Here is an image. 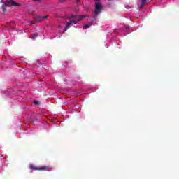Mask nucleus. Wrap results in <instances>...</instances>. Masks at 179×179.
<instances>
[{
    "label": "nucleus",
    "mask_w": 179,
    "mask_h": 179,
    "mask_svg": "<svg viewBox=\"0 0 179 179\" xmlns=\"http://www.w3.org/2000/svg\"><path fill=\"white\" fill-rule=\"evenodd\" d=\"M74 20H71L69 22L66 23V27L64 28V32L69 29V26H73V24H78V22H80L82 19H85L86 16L85 15H72L71 17Z\"/></svg>",
    "instance_id": "obj_1"
},
{
    "label": "nucleus",
    "mask_w": 179,
    "mask_h": 179,
    "mask_svg": "<svg viewBox=\"0 0 179 179\" xmlns=\"http://www.w3.org/2000/svg\"><path fill=\"white\" fill-rule=\"evenodd\" d=\"M103 9V6L101 3L97 1L95 3V10L94 11V16L92 17V22H96L97 20V16L101 13V10Z\"/></svg>",
    "instance_id": "obj_2"
},
{
    "label": "nucleus",
    "mask_w": 179,
    "mask_h": 179,
    "mask_svg": "<svg viewBox=\"0 0 179 179\" xmlns=\"http://www.w3.org/2000/svg\"><path fill=\"white\" fill-rule=\"evenodd\" d=\"M18 3L13 0H6V3L1 6L3 13L6 12L8 6H18Z\"/></svg>",
    "instance_id": "obj_3"
},
{
    "label": "nucleus",
    "mask_w": 179,
    "mask_h": 179,
    "mask_svg": "<svg viewBox=\"0 0 179 179\" xmlns=\"http://www.w3.org/2000/svg\"><path fill=\"white\" fill-rule=\"evenodd\" d=\"M30 169L35 171H51V167L47 166L37 167L36 166L31 165Z\"/></svg>",
    "instance_id": "obj_4"
},
{
    "label": "nucleus",
    "mask_w": 179,
    "mask_h": 179,
    "mask_svg": "<svg viewBox=\"0 0 179 179\" xmlns=\"http://www.w3.org/2000/svg\"><path fill=\"white\" fill-rule=\"evenodd\" d=\"M43 22V17L41 16H36L34 17V21L31 22V24H34L35 23Z\"/></svg>",
    "instance_id": "obj_5"
},
{
    "label": "nucleus",
    "mask_w": 179,
    "mask_h": 179,
    "mask_svg": "<svg viewBox=\"0 0 179 179\" xmlns=\"http://www.w3.org/2000/svg\"><path fill=\"white\" fill-rule=\"evenodd\" d=\"M146 3V1H143V0H141L140 2V4L138 5L139 9H142L143 6H145V4Z\"/></svg>",
    "instance_id": "obj_6"
},
{
    "label": "nucleus",
    "mask_w": 179,
    "mask_h": 179,
    "mask_svg": "<svg viewBox=\"0 0 179 179\" xmlns=\"http://www.w3.org/2000/svg\"><path fill=\"white\" fill-rule=\"evenodd\" d=\"M37 37H38V35L37 34H34L31 35V38L32 40H35V38H37Z\"/></svg>",
    "instance_id": "obj_7"
},
{
    "label": "nucleus",
    "mask_w": 179,
    "mask_h": 179,
    "mask_svg": "<svg viewBox=\"0 0 179 179\" xmlns=\"http://www.w3.org/2000/svg\"><path fill=\"white\" fill-rule=\"evenodd\" d=\"M92 26V22L89 24H86L85 26L83 27V29H89Z\"/></svg>",
    "instance_id": "obj_8"
},
{
    "label": "nucleus",
    "mask_w": 179,
    "mask_h": 179,
    "mask_svg": "<svg viewBox=\"0 0 179 179\" xmlns=\"http://www.w3.org/2000/svg\"><path fill=\"white\" fill-rule=\"evenodd\" d=\"M43 17V20H44V19H48V15H46V16H43V17Z\"/></svg>",
    "instance_id": "obj_9"
},
{
    "label": "nucleus",
    "mask_w": 179,
    "mask_h": 179,
    "mask_svg": "<svg viewBox=\"0 0 179 179\" xmlns=\"http://www.w3.org/2000/svg\"><path fill=\"white\" fill-rule=\"evenodd\" d=\"M1 3H3V5H4V3H5V0H1Z\"/></svg>",
    "instance_id": "obj_10"
},
{
    "label": "nucleus",
    "mask_w": 179,
    "mask_h": 179,
    "mask_svg": "<svg viewBox=\"0 0 179 179\" xmlns=\"http://www.w3.org/2000/svg\"><path fill=\"white\" fill-rule=\"evenodd\" d=\"M34 104H40V102H38V101H35V102H34Z\"/></svg>",
    "instance_id": "obj_11"
},
{
    "label": "nucleus",
    "mask_w": 179,
    "mask_h": 179,
    "mask_svg": "<svg viewBox=\"0 0 179 179\" xmlns=\"http://www.w3.org/2000/svg\"><path fill=\"white\" fill-rule=\"evenodd\" d=\"M34 1H38V0H34Z\"/></svg>",
    "instance_id": "obj_12"
}]
</instances>
